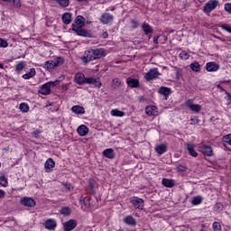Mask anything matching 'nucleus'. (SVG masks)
Returning a JSON list of instances; mask_svg holds the SVG:
<instances>
[{"mask_svg": "<svg viewBox=\"0 0 231 231\" xmlns=\"http://www.w3.org/2000/svg\"><path fill=\"white\" fill-rule=\"evenodd\" d=\"M54 63L56 64V68H58V66H62V64H64V59L59 57L57 58L55 60H53Z\"/></svg>", "mask_w": 231, "mask_h": 231, "instance_id": "49530a36", "label": "nucleus"}, {"mask_svg": "<svg viewBox=\"0 0 231 231\" xmlns=\"http://www.w3.org/2000/svg\"><path fill=\"white\" fill-rule=\"evenodd\" d=\"M173 69L176 71V80H180L183 76V69H178V67H173Z\"/></svg>", "mask_w": 231, "mask_h": 231, "instance_id": "e433bc0d", "label": "nucleus"}, {"mask_svg": "<svg viewBox=\"0 0 231 231\" xmlns=\"http://www.w3.org/2000/svg\"><path fill=\"white\" fill-rule=\"evenodd\" d=\"M51 88H55L60 84V79H56L55 81L47 82Z\"/></svg>", "mask_w": 231, "mask_h": 231, "instance_id": "09e8293b", "label": "nucleus"}, {"mask_svg": "<svg viewBox=\"0 0 231 231\" xmlns=\"http://www.w3.org/2000/svg\"><path fill=\"white\" fill-rule=\"evenodd\" d=\"M72 113H75V115H85L86 114V109L84 106H73L71 107Z\"/></svg>", "mask_w": 231, "mask_h": 231, "instance_id": "b1692460", "label": "nucleus"}, {"mask_svg": "<svg viewBox=\"0 0 231 231\" xmlns=\"http://www.w3.org/2000/svg\"><path fill=\"white\" fill-rule=\"evenodd\" d=\"M89 133V128L86 126L85 125H81L78 127V134L79 136H86Z\"/></svg>", "mask_w": 231, "mask_h": 231, "instance_id": "a878e982", "label": "nucleus"}, {"mask_svg": "<svg viewBox=\"0 0 231 231\" xmlns=\"http://www.w3.org/2000/svg\"><path fill=\"white\" fill-rule=\"evenodd\" d=\"M61 19L64 24H69L73 21V15L70 13H65Z\"/></svg>", "mask_w": 231, "mask_h": 231, "instance_id": "bb28decb", "label": "nucleus"}, {"mask_svg": "<svg viewBox=\"0 0 231 231\" xmlns=\"http://www.w3.org/2000/svg\"><path fill=\"white\" fill-rule=\"evenodd\" d=\"M223 142H225V143H228V145H231V134L224 136Z\"/></svg>", "mask_w": 231, "mask_h": 231, "instance_id": "8fccbe9b", "label": "nucleus"}, {"mask_svg": "<svg viewBox=\"0 0 231 231\" xmlns=\"http://www.w3.org/2000/svg\"><path fill=\"white\" fill-rule=\"evenodd\" d=\"M38 93H40L41 95H50V93H51V87H50V83H45L43 85H42L39 88Z\"/></svg>", "mask_w": 231, "mask_h": 231, "instance_id": "9b49d317", "label": "nucleus"}, {"mask_svg": "<svg viewBox=\"0 0 231 231\" xmlns=\"http://www.w3.org/2000/svg\"><path fill=\"white\" fill-rule=\"evenodd\" d=\"M199 152L204 156H214V150L212 149V146H210V145L200 144L199 145Z\"/></svg>", "mask_w": 231, "mask_h": 231, "instance_id": "20e7f679", "label": "nucleus"}, {"mask_svg": "<svg viewBox=\"0 0 231 231\" xmlns=\"http://www.w3.org/2000/svg\"><path fill=\"white\" fill-rule=\"evenodd\" d=\"M126 84L127 86H129V88H140V80L138 79L129 77L126 79Z\"/></svg>", "mask_w": 231, "mask_h": 231, "instance_id": "ddd939ff", "label": "nucleus"}, {"mask_svg": "<svg viewBox=\"0 0 231 231\" xmlns=\"http://www.w3.org/2000/svg\"><path fill=\"white\" fill-rule=\"evenodd\" d=\"M81 205H84L85 208H89L91 207V202L89 198L85 197L82 200H80Z\"/></svg>", "mask_w": 231, "mask_h": 231, "instance_id": "f704fd0d", "label": "nucleus"}, {"mask_svg": "<svg viewBox=\"0 0 231 231\" xmlns=\"http://www.w3.org/2000/svg\"><path fill=\"white\" fill-rule=\"evenodd\" d=\"M162 183L167 189H172V187H174L176 185V180H174L172 179L164 178V179H162Z\"/></svg>", "mask_w": 231, "mask_h": 231, "instance_id": "aec40b11", "label": "nucleus"}, {"mask_svg": "<svg viewBox=\"0 0 231 231\" xmlns=\"http://www.w3.org/2000/svg\"><path fill=\"white\" fill-rule=\"evenodd\" d=\"M0 185L2 187H8V180H6V177L0 176Z\"/></svg>", "mask_w": 231, "mask_h": 231, "instance_id": "79ce46f5", "label": "nucleus"}, {"mask_svg": "<svg viewBox=\"0 0 231 231\" xmlns=\"http://www.w3.org/2000/svg\"><path fill=\"white\" fill-rule=\"evenodd\" d=\"M158 39H160V36L154 37L153 38V43L158 44Z\"/></svg>", "mask_w": 231, "mask_h": 231, "instance_id": "052dcab7", "label": "nucleus"}, {"mask_svg": "<svg viewBox=\"0 0 231 231\" xmlns=\"http://www.w3.org/2000/svg\"><path fill=\"white\" fill-rule=\"evenodd\" d=\"M77 225H78L77 220L70 219V220L65 222V224L63 226H64V230L65 231L74 230V228H77Z\"/></svg>", "mask_w": 231, "mask_h": 231, "instance_id": "f8f14e48", "label": "nucleus"}, {"mask_svg": "<svg viewBox=\"0 0 231 231\" xmlns=\"http://www.w3.org/2000/svg\"><path fill=\"white\" fill-rule=\"evenodd\" d=\"M217 88L220 89V91H225V93L227 95L228 98H227V102L229 104H231V95L230 93L226 92V90H225V88H223V87H221V85H217Z\"/></svg>", "mask_w": 231, "mask_h": 231, "instance_id": "de8ad7c7", "label": "nucleus"}, {"mask_svg": "<svg viewBox=\"0 0 231 231\" xmlns=\"http://www.w3.org/2000/svg\"><path fill=\"white\" fill-rule=\"evenodd\" d=\"M108 36H109V34H107V32H104L102 34L103 39H107Z\"/></svg>", "mask_w": 231, "mask_h": 231, "instance_id": "e2e57ef3", "label": "nucleus"}, {"mask_svg": "<svg viewBox=\"0 0 231 231\" xmlns=\"http://www.w3.org/2000/svg\"><path fill=\"white\" fill-rule=\"evenodd\" d=\"M206 69L209 72L217 71V69H219V65L214 61L208 62L206 64Z\"/></svg>", "mask_w": 231, "mask_h": 231, "instance_id": "6ab92c4d", "label": "nucleus"}, {"mask_svg": "<svg viewBox=\"0 0 231 231\" xmlns=\"http://www.w3.org/2000/svg\"><path fill=\"white\" fill-rule=\"evenodd\" d=\"M89 79H92V82L88 84H94V86L98 88H102V82L99 79H97L95 78H89Z\"/></svg>", "mask_w": 231, "mask_h": 231, "instance_id": "ea45409f", "label": "nucleus"}, {"mask_svg": "<svg viewBox=\"0 0 231 231\" xmlns=\"http://www.w3.org/2000/svg\"><path fill=\"white\" fill-rule=\"evenodd\" d=\"M219 6V0H209L203 7L205 14H210L213 10H216Z\"/></svg>", "mask_w": 231, "mask_h": 231, "instance_id": "7ed1b4c3", "label": "nucleus"}, {"mask_svg": "<svg viewBox=\"0 0 231 231\" xmlns=\"http://www.w3.org/2000/svg\"><path fill=\"white\" fill-rule=\"evenodd\" d=\"M103 57H106V50L104 48L88 49L85 51L84 55L81 57L82 64H84V66H88V62H92V60H98Z\"/></svg>", "mask_w": 231, "mask_h": 231, "instance_id": "f257e3e1", "label": "nucleus"}, {"mask_svg": "<svg viewBox=\"0 0 231 231\" xmlns=\"http://www.w3.org/2000/svg\"><path fill=\"white\" fill-rule=\"evenodd\" d=\"M54 167H55V161H53V159L51 158H49L44 164L45 172H51Z\"/></svg>", "mask_w": 231, "mask_h": 231, "instance_id": "f3484780", "label": "nucleus"}, {"mask_svg": "<svg viewBox=\"0 0 231 231\" xmlns=\"http://www.w3.org/2000/svg\"><path fill=\"white\" fill-rule=\"evenodd\" d=\"M216 205H217V208H221V203H217Z\"/></svg>", "mask_w": 231, "mask_h": 231, "instance_id": "774afa93", "label": "nucleus"}, {"mask_svg": "<svg viewBox=\"0 0 231 231\" xmlns=\"http://www.w3.org/2000/svg\"><path fill=\"white\" fill-rule=\"evenodd\" d=\"M20 203L22 205H24V207H35V200L32 198L24 197L20 200Z\"/></svg>", "mask_w": 231, "mask_h": 231, "instance_id": "dca6fc26", "label": "nucleus"}, {"mask_svg": "<svg viewBox=\"0 0 231 231\" xmlns=\"http://www.w3.org/2000/svg\"><path fill=\"white\" fill-rule=\"evenodd\" d=\"M60 214H62V216H69L71 214V208H69V207H65L62 208L60 210Z\"/></svg>", "mask_w": 231, "mask_h": 231, "instance_id": "58836bf2", "label": "nucleus"}, {"mask_svg": "<svg viewBox=\"0 0 231 231\" xmlns=\"http://www.w3.org/2000/svg\"><path fill=\"white\" fill-rule=\"evenodd\" d=\"M213 230L214 231H221V224L219 222L213 223Z\"/></svg>", "mask_w": 231, "mask_h": 231, "instance_id": "3c124183", "label": "nucleus"}, {"mask_svg": "<svg viewBox=\"0 0 231 231\" xmlns=\"http://www.w3.org/2000/svg\"><path fill=\"white\" fill-rule=\"evenodd\" d=\"M224 8L226 12H227L228 14H231V3L225 4Z\"/></svg>", "mask_w": 231, "mask_h": 231, "instance_id": "6e6d98bb", "label": "nucleus"}, {"mask_svg": "<svg viewBox=\"0 0 231 231\" xmlns=\"http://www.w3.org/2000/svg\"><path fill=\"white\" fill-rule=\"evenodd\" d=\"M103 156H105V158H108V160H115V150H113V148L106 149L103 151Z\"/></svg>", "mask_w": 231, "mask_h": 231, "instance_id": "412c9836", "label": "nucleus"}, {"mask_svg": "<svg viewBox=\"0 0 231 231\" xmlns=\"http://www.w3.org/2000/svg\"><path fill=\"white\" fill-rule=\"evenodd\" d=\"M0 48H8V42L0 38Z\"/></svg>", "mask_w": 231, "mask_h": 231, "instance_id": "864d4df0", "label": "nucleus"}, {"mask_svg": "<svg viewBox=\"0 0 231 231\" xmlns=\"http://www.w3.org/2000/svg\"><path fill=\"white\" fill-rule=\"evenodd\" d=\"M130 202L134 205V208H139V210H143V200L138 197H133Z\"/></svg>", "mask_w": 231, "mask_h": 231, "instance_id": "1a4fd4ad", "label": "nucleus"}, {"mask_svg": "<svg viewBox=\"0 0 231 231\" xmlns=\"http://www.w3.org/2000/svg\"><path fill=\"white\" fill-rule=\"evenodd\" d=\"M157 109L158 108L155 106H148L145 108V113L149 116H154V115H156V113H158Z\"/></svg>", "mask_w": 231, "mask_h": 231, "instance_id": "393cba45", "label": "nucleus"}, {"mask_svg": "<svg viewBox=\"0 0 231 231\" xmlns=\"http://www.w3.org/2000/svg\"><path fill=\"white\" fill-rule=\"evenodd\" d=\"M160 77V71H158L157 68H153L150 69L144 76L146 80H154V79H158Z\"/></svg>", "mask_w": 231, "mask_h": 231, "instance_id": "39448f33", "label": "nucleus"}, {"mask_svg": "<svg viewBox=\"0 0 231 231\" xmlns=\"http://www.w3.org/2000/svg\"><path fill=\"white\" fill-rule=\"evenodd\" d=\"M189 68H190V69H192V71L198 72V71H200L201 65H199V62H193V63H190Z\"/></svg>", "mask_w": 231, "mask_h": 231, "instance_id": "72a5a7b5", "label": "nucleus"}, {"mask_svg": "<svg viewBox=\"0 0 231 231\" xmlns=\"http://www.w3.org/2000/svg\"><path fill=\"white\" fill-rule=\"evenodd\" d=\"M187 150L188 152H189L190 156H193V158H197L198 153L196 152V146L192 143H187Z\"/></svg>", "mask_w": 231, "mask_h": 231, "instance_id": "cd10ccee", "label": "nucleus"}, {"mask_svg": "<svg viewBox=\"0 0 231 231\" xmlns=\"http://www.w3.org/2000/svg\"><path fill=\"white\" fill-rule=\"evenodd\" d=\"M141 28L144 35H152V26H151V24H149L147 22H143L141 25Z\"/></svg>", "mask_w": 231, "mask_h": 231, "instance_id": "4468645a", "label": "nucleus"}, {"mask_svg": "<svg viewBox=\"0 0 231 231\" xmlns=\"http://www.w3.org/2000/svg\"><path fill=\"white\" fill-rule=\"evenodd\" d=\"M180 59H181V60H188L189 55V52L182 51L180 54H179Z\"/></svg>", "mask_w": 231, "mask_h": 231, "instance_id": "a19ab883", "label": "nucleus"}, {"mask_svg": "<svg viewBox=\"0 0 231 231\" xmlns=\"http://www.w3.org/2000/svg\"><path fill=\"white\" fill-rule=\"evenodd\" d=\"M77 1H79V3H88V1L89 0H77Z\"/></svg>", "mask_w": 231, "mask_h": 231, "instance_id": "69168bd1", "label": "nucleus"}, {"mask_svg": "<svg viewBox=\"0 0 231 231\" xmlns=\"http://www.w3.org/2000/svg\"><path fill=\"white\" fill-rule=\"evenodd\" d=\"M43 68L47 69V71H53V69L57 68V64H55L54 60H48L44 63Z\"/></svg>", "mask_w": 231, "mask_h": 231, "instance_id": "4be33fe9", "label": "nucleus"}, {"mask_svg": "<svg viewBox=\"0 0 231 231\" xmlns=\"http://www.w3.org/2000/svg\"><path fill=\"white\" fill-rule=\"evenodd\" d=\"M6 194V192H5V190L0 189V199L1 198H5V195Z\"/></svg>", "mask_w": 231, "mask_h": 231, "instance_id": "bf43d9fd", "label": "nucleus"}, {"mask_svg": "<svg viewBox=\"0 0 231 231\" xmlns=\"http://www.w3.org/2000/svg\"><path fill=\"white\" fill-rule=\"evenodd\" d=\"M84 24H86V19L84 16H77L75 23H72V31L77 30V28H82Z\"/></svg>", "mask_w": 231, "mask_h": 231, "instance_id": "6e6552de", "label": "nucleus"}, {"mask_svg": "<svg viewBox=\"0 0 231 231\" xmlns=\"http://www.w3.org/2000/svg\"><path fill=\"white\" fill-rule=\"evenodd\" d=\"M56 3H59L60 6L66 8L69 6V0H54Z\"/></svg>", "mask_w": 231, "mask_h": 231, "instance_id": "4c0bfd02", "label": "nucleus"}, {"mask_svg": "<svg viewBox=\"0 0 231 231\" xmlns=\"http://www.w3.org/2000/svg\"><path fill=\"white\" fill-rule=\"evenodd\" d=\"M114 19L115 17L111 14L105 13L100 16L99 21L102 24H111Z\"/></svg>", "mask_w": 231, "mask_h": 231, "instance_id": "0eeeda50", "label": "nucleus"}, {"mask_svg": "<svg viewBox=\"0 0 231 231\" xmlns=\"http://www.w3.org/2000/svg\"><path fill=\"white\" fill-rule=\"evenodd\" d=\"M33 136H35V138H37V136H39L41 134V131L40 130H36L32 133Z\"/></svg>", "mask_w": 231, "mask_h": 231, "instance_id": "13d9d810", "label": "nucleus"}, {"mask_svg": "<svg viewBox=\"0 0 231 231\" xmlns=\"http://www.w3.org/2000/svg\"><path fill=\"white\" fill-rule=\"evenodd\" d=\"M144 98H145V97H143V96H141V97H139V102H143Z\"/></svg>", "mask_w": 231, "mask_h": 231, "instance_id": "0e129e2a", "label": "nucleus"}, {"mask_svg": "<svg viewBox=\"0 0 231 231\" xmlns=\"http://www.w3.org/2000/svg\"><path fill=\"white\" fill-rule=\"evenodd\" d=\"M203 203V197L200 195L195 196L191 199V204L192 205H201Z\"/></svg>", "mask_w": 231, "mask_h": 231, "instance_id": "c756f323", "label": "nucleus"}, {"mask_svg": "<svg viewBox=\"0 0 231 231\" xmlns=\"http://www.w3.org/2000/svg\"><path fill=\"white\" fill-rule=\"evenodd\" d=\"M112 82H113L114 86H120V84H121L120 79H113Z\"/></svg>", "mask_w": 231, "mask_h": 231, "instance_id": "4d7b16f0", "label": "nucleus"}, {"mask_svg": "<svg viewBox=\"0 0 231 231\" xmlns=\"http://www.w3.org/2000/svg\"><path fill=\"white\" fill-rule=\"evenodd\" d=\"M131 24H132L133 30H136V28H138L140 23L136 20H132L131 21Z\"/></svg>", "mask_w": 231, "mask_h": 231, "instance_id": "5fc2aeb1", "label": "nucleus"}, {"mask_svg": "<svg viewBox=\"0 0 231 231\" xmlns=\"http://www.w3.org/2000/svg\"><path fill=\"white\" fill-rule=\"evenodd\" d=\"M65 187H66V189H68V190H71V184L70 183L66 184Z\"/></svg>", "mask_w": 231, "mask_h": 231, "instance_id": "680f3d73", "label": "nucleus"}, {"mask_svg": "<svg viewBox=\"0 0 231 231\" xmlns=\"http://www.w3.org/2000/svg\"><path fill=\"white\" fill-rule=\"evenodd\" d=\"M155 151L158 154H165L167 152V145L160 144L155 148Z\"/></svg>", "mask_w": 231, "mask_h": 231, "instance_id": "7c9ffc66", "label": "nucleus"}, {"mask_svg": "<svg viewBox=\"0 0 231 231\" xmlns=\"http://www.w3.org/2000/svg\"><path fill=\"white\" fill-rule=\"evenodd\" d=\"M44 226L47 230H55L57 228V221L53 218H49L45 221Z\"/></svg>", "mask_w": 231, "mask_h": 231, "instance_id": "2eb2a0df", "label": "nucleus"}, {"mask_svg": "<svg viewBox=\"0 0 231 231\" xmlns=\"http://www.w3.org/2000/svg\"><path fill=\"white\" fill-rule=\"evenodd\" d=\"M36 71L35 69H31L28 73L23 74L22 77L24 80H30V79H33L35 77Z\"/></svg>", "mask_w": 231, "mask_h": 231, "instance_id": "c85d7f7f", "label": "nucleus"}, {"mask_svg": "<svg viewBox=\"0 0 231 231\" xmlns=\"http://www.w3.org/2000/svg\"><path fill=\"white\" fill-rule=\"evenodd\" d=\"M26 68V62L24 61H20L18 64H16L15 66V71L20 73L21 71H23V69H24Z\"/></svg>", "mask_w": 231, "mask_h": 231, "instance_id": "2f4dec72", "label": "nucleus"}, {"mask_svg": "<svg viewBox=\"0 0 231 231\" xmlns=\"http://www.w3.org/2000/svg\"><path fill=\"white\" fill-rule=\"evenodd\" d=\"M88 187H89L91 194H93V195L97 194V192L95 191V184L93 183V180H89Z\"/></svg>", "mask_w": 231, "mask_h": 231, "instance_id": "c03bdc74", "label": "nucleus"}, {"mask_svg": "<svg viewBox=\"0 0 231 231\" xmlns=\"http://www.w3.org/2000/svg\"><path fill=\"white\" fill-rule=\"evenodd\" d=\"M19 109L22 111V113H28L30 111V106L26 103H22L19 106Z\"/></svg>", "mask_w": 231, "mask_h": 231, "instance_id": "c9c22d12", "label": "nucleus"}, {"mask_svg": "<svg viewBox=\"0 0 231 231\" xmlns=\"http://www.w3.org/2000/svg\"><path fill=\"white\" fill-rule=\"evenodd\" d=\"M159 95H162L164 97V100H167L169 97L172 94V89L168 87H161L158 90Z\"/></svg>", "mask_w": 231, "mask_h": 231, "instance_id": "9d476101", "label": "nucleus"}, {"mask_svg": "<svg viewBox=\"0 0 231 231\" xmlns=\"http://www.w3.org/2000/svg\"><path fill=\"white\" fill-rule=\"evenodd\" d=\"M73 32H75V33H77V35H79V37H93V32H91V30H86L82 27L76 28Z\"/></svg>", "mask_w": 231, "mask_h": 231, "instance_id": "423d86ee", "label": "nucleus"}, {"mask_svg": "<svg viewBox=\"0 0 231 231\" xmlns=\"http://www.w3.org/2000/svg\"><path fill=\"white\" fill-rule=\"evenodd\" d=\"M74 81L76 82V84H79V86H84V84L93 82V79L86 78V76L82 72H78L75 74Z\"/></svg>", "mask_w": 231, "mask_h": 231, "instance_id": "f03ea898", "label": "nucleus"}, {"mask_svg": "<svg viewBox=\"0 0 231 231\" xmlns=\"http://www.w3.org/2000/svg\"><path fill=\"white\" fill-rule=\"evenodd\" d=\"M0 69H5V65H3V63H0Z\"/></svg>", "mask_w": 231, "mask_h": 231, "instance_id": "338daca9", "label": "nucleus"}, {"mask_svg": "<svg viewBox=\"0 0 231 231\" xmlns=\"http://www.w3.org/2000/svg\"><path fill=\"white\" fill-rule=\"evenodd\" d=\"M111 115H112V116H120V117H122V116H125V112L120 111L118 109H113L111 111Z\"/></svg>", "mask_w": 231, "mask_h": 231, "instance_id": "473e14b6", "label": "nucleus"}, {"mask_svg": "<svg viewBox=\"0 0 231 231\" xmlns=\"http://www.w3.org/2000/svg\"><path fill=\"white\" fill-rule=\"evenodd\" d=\"M220 28L222 30H225V32H227L228 33H231V27L228 24H221Z\"/></svg>", "mask_w": 231, "mask_h": 231, "instance_id": "603ef678", "label": "nucleus"}, {"mask_svg": "<svg viewBox=\"0 0 231 231\" xmlns=\"http://www.w3.org/2000/svg\"><path fill=\"white\" fill-rule=\"evenodd\" d=\"M199 124V118L197 116H192L190 117V125H196Z\"/></svg>", "mask_w": 231, "mask_h": 231, "instance_id": "37998d69", "label": "nucleus"}, {"mask_svg": "<svg viewBox=\"0 0 231 231\" xmlns=\"http://www.w3.org/2000/svg\"><path fill=\"white\" fill-rule=\"evenodd\" d=\"M123 221L124 223H125V225H130L131 226H136V219L131 215L126 216Z\"/></svg>", "mask_w": 231, "mask_h": 231, "instance_id": "5701e85b", "label": "nucleus"}, {"mask_svg": "<svg viewBox=\"0 0 231 231\" xmlns=\"http://www.w3.org/2000/svg\"><path fill=\"white\" fill-rule=\"evenodd\" d=\"M186 106L190 111H193V113H199V111H201V105L192 104L190 100L187 101Z\"/></svg>", "mask_w": 231, "mask_h": 231, "instance_id": "a211bd4d", "label": "nucleus"}, {"mask_svg": "<svg viewBox=\"0 0 231 231\" xmlns=\"http://www.w3.org/2000/svg\"><path fill=\"white\" fill-rule=\"evenodd\" d=\"M177 171H178V172H187V166L182 165V164H178Z\"/></svg>", "mask_w": 231, "mask_h": 231, "instance_id": "a18cd8bd", "label": "nucleus"}]
</instances>
